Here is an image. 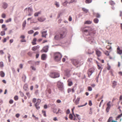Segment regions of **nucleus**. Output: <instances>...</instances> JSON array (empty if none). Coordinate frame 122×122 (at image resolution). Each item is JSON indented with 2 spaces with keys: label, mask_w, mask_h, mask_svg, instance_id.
<instances>
[{
  "label": "nucleus",
  "mask_w": 122,
  "mask_h": 122,
  "mask_svg": "<svg viewBox=\"0 0 122 122\" xmlns=\"http://www.w3.org/2000/svg\"><path fill=\"white\" fill-rule=\"evenodd\" d=\"M117 82L115 81H114L112 82V87L114 88L117 85Z\"/></svg>",
  "instance_id": "aec40b11"
},
{
  "label": "nucleus",
  "mask_w": 122,
  "mask_h": 122,
  "mask_svg": "<svg viewBox=\"0 0 122 122\" xmlns=\"http://www.w3.org/2000/svg\"><path fill=\"white\" fill-rule=\"evenodd\" d=\"M95 51L96 54L98 57H99L101 56L102 52L98 49H96Z\"/></svg>",
  "instance_id": "6e6552de"
},
{
  "label": "nucleus",
  "mask_w": 122,
  "mask_h": 122,
  "mask_svg": "<svg viewBox=\"0 0 122 122\" xmlns=\"http://www.w3.org/2000/svg\"><path fill=\"white\" fill-rule=\"evenodd\" d=\"M25 36L22 35H21L20 37V38L21 39L20 41L21 42H26V40L24 39L25 38Z\"/></svg>",
  "instance_id": "1a4fd4ad"
},
{
  "label": "nucleus",
  "mask_w": 122,
  "mask_h": 122,
  "mask_svg": "<svg viewBox=\"0 0 122 122\" xmlns=\"http://www.w3.org/2000/svg\"><path fill=\"white\" fill-rule=\"evenodd\" d=\"M46 31H43L42 32V37H45V38H46Z\"/></svg>",
  "instance_id": "dca6fc26"
},
{
  "label": "nucleus",
  "mask_w": 122,
  "mask_h": 122,
  "mask_svg": "<svg viewBox=\"0 0 122 122\" xmlns=\"http://www.w3.org/2000/svg\"><path fill=\"white\" fill-rule=\"evenodd\" d=\"M13 102V101L12 99L10 100L9 101V103L10 104H12Z\"/></svg>",
  "instance_id": "e2e57ef3"
},
{
  "label": "nucleus",
  "mask_w": 122,
  "mask_h": 122,
  "mask_svg": "<svg viewBox=\"0 0 122 122\" xmlns=\"http://www.w3.org/2000/svg\"><path fill=\"white\" fill-rule=\"evenodd\" d=\"M57 86L58 89L60 90H62L63 89V84L60 81L57 83Z\"/></svg>",
  "instance_id": "39448f33"
},
{
  "label": "nucleus",
  "mask_w": 122,
  "mask_h": 122,
  "mask_svg": "<svg viewBox=\"0 0 122 122\" xmlns=\"http://www.w3.org/2000/svg\"><path fill=\"white\" fill-rule=\"evenodd\" d=\"M122 116V113L121 114L118 115V116L117 117H116V120H118L119 118L121 117Z\"/></svg>",
  "instance_id": "f704fd0d"
},
{
  "label": "nucleus",
  "mask_w": 122,
  "mask_h": 122,
  "mask_svg": "<svg viewBox=\"0 0 122 122\" xmlns=\"http://www.w3.org/2000/svg\"><path fill=\"white\" fill-rule=\"evenodd\" d=\"M39 34V32H38L37 31L36 32H35L34 34L33 35V36H36V35H37L38 34Z\"/></svg>",
  "instance_id": "69168bd1"
},
{
  "label": "nucleus",
  "mask_w": 122,
  "mask_h": 122,
  "mask_svg": "<svg viewBox=\"0 0 122 122\" xmlns=\"http://www.w3.org/2000/svg\"><path fill=\"white\" fill-rule=\"evenodd\" d=\"M92 0H86V3H89L91 2Z\"/></svg>",
  "instance_id": "de8ad7c7"
},
{
  "label": "nucleus",
  "mask_w": 122,
  "mask_h": 122,
  "mask_svg": "<svg viewBox=\"0 0 122 122\" xmlns=\"http://www.w3.org/2000/svg\"><path fill=\"white\" fill-rule=\"evenodd\" d=\"M88 104L90 106L92 105V104L91 101H89Z\"/></svg>",
  "instance_id": "0e129e2a"
},
{
  "label": "nucleus",
  "mask_w": 122,
  "mask_h": 122,
  "mask_svg": "<svg viewBox=\"0 0 122 122\" xmlns=\"http://www.w3.org/2000/svg\"><path fill=\"white\" fill-rule=\"evenodd\" d=\"M96 16L97 17L99 18L100 17V15L98 13H96Z\"/></svg>",
  "instance_id": "6e6d98bb"
},
{
  "label": "nucleus",
  "mask_w": 122,
  "mask_h": 122,
  "mask_svg": "<svg viewBox=\"0 0 122 122\" xmlns=\"http://www.w3.org/2000/svg\"><path fill=\"white\" fill-rule=\"evenodd\" d=\"M93 21L95 23H97L98 22L99 20L98 19L96 18L94 19Z\"/></svg>",
  "instance_id": "473e14b6"
},
{
  "label": "nucleus",
  "mask_w": 122,
  "mask_h": 122,
  "mask_svg": "<svg viewBox=\"0 0 122 122\" xmlns=\"http://www.w3.org/2000/svg\"><path fill=\"white\" fill-rule=\"evenodd\" d=\"M1 17L2 18H5V17L6 15L4 13H3L2 14Z\"/></svg>",
  "instance_id": "4d7b16f0"
},
{
  "label": "nucleus",
  "mask_w": 122,
  "mask_h": 122,
  "mask_svg": "<svg viewBox=\"0 0 122 122\" xmlns=\"http://www.w3.org/2000/svg\"><path fill=\"white\" fill-rule=\"evenodd\" d=\"M71 61L72 64L77 67L82 65L84 63V60L82 59L80 60L73 59Z\"/></svg>",
  "instance_id": "f03ea898"
},
{
  "label": "nucleus",
  "mask_w": 122,
  "mask_h": 122,
  "mask_svg": "<svg viewBox=\"0 0 122 122\" xmlns=\"http://www.w3.org/2000/svg\"><path fill=\"white\" fill-rule=\"evenodd\" d=\"M76 2V0H71L70 2H68V3L70 4L73 2Z\"/></svg>",
  "instance_id": "a18cd8bd"
},
{
  "label": "nucleus",
  "mask_w": 122,
  "mask_h": 122,
  "mask_svg": "<svg viewBox=\"0 0 122 122\" xmlns=\"http://www.w3.org/2000/svg\"><path fill=\"white\" fill-rule=\"evenodd\" d=\"M5 73L2 71H1L0 72V75L2 77H3L5 76Z\"/></svg>",
  "instance_id": "bb28decb"
},
{
  "label": "nucleus",
  "mask_w": 122,
  "mask_h": 122,
  "mask_svg": "<svg viewBox=\"0 0 122 122\" xmlns=\"http://www.w3.org/2000/svg\"><path fill=\"white\" fill-rule=\"evenodd\" d=\"M31 68L32 70L35 71L36 70V68L33 66H31Z\"/></svg>",
  "instance_id": "338daca9"
},
{
  "label": "nucleus",
  "mask_w": 122,
  "mask_h": 122,
  "mask_svg": "<svg viewBox=\"0 0 122 122\" xmlns=\"http://www.w3.org/2000/svg\"><path fill=\"white\" fill-rule=\"evenodd\" d=\"M41 100L40 99H38L37 100V102L36 104H39L41 102Z\"/></svg>",
  "instance_id": "c9c22d12"
},
{
  "label": "nucleus",
  "mask_w": 122,
  "mask_h": 122,
  "mask_svg": "<svg viewBox=\"0 0 122 122\" xmlns=\"http://www.w3.org/2000/svg\"><path fill=\"white\" fill-rule=\"evenodd\" d=\"M14 99L15 101H17L18 100V96H15L14 97Z\"/></svg>",
  "instance_id": "49530a36"
},
{
  "label": "nucleus",
  "mask_w": 122,
  "mask_h": 122,
  "mask_svg": "<svg viewBox=\"0 0 122 122\" xmlns=\"http://www.w3.org/2000/svg\"><path fill=\"white\" fill-rule=\"evenodd\" d=\"M68 85L69 86H71L72 85L73 83L71 79H69L68 81Z\"/></svg>",
  "instance_id": "a211bd4d"
},
{
  "label": "nucleus",
  "mask_w": 122,
  "mask_h": 122,
  "mask_svg": "<svg viewBox=\"0 0 122 122\" xmlns=\"http://www.w3.org/2000/svg\"><path fill=\"white\" fill-rule=\"evenodd\" d=\"M92 59L91 58H89L87 60V61L90 62L92 61Z\"/></svg>",
  "instance_id": "680f3d73"
},
{
  "label": "nucleus",
  "mask_w": 122,
  "mask_h": 122,
  "mask_svg": "<svg viewBox=\"0 0 122 122\" xmlns=\"http://www.w3.org/2000/svg\"><path fill=\"white\" fill-rule=\"evenodd\" d=\"M48 48L49 46H45L43 47L41 51L42 52H46L48 50Z\"/></svg>",
  "instance_id": "0eeeda50"
},
{
  "label": "nucleus",
  "mask_w": 122,
  "mask_h": 122,
  "mask_svg": "<svg viewBox=\"0 0 122 122\" xmlns=\"http://www.w3.org/2000/svg\"><path fill=\"white\" fill-rule=\"evenodd\" d=\"M19 93H20V94L21 96V97H23L24 96V94L22 92H21V91H20L19 92Z\"/></svg>",
  "instance_id": "052dcab7"
},
{
  "label": "nucleus",
  "mask_w": 122,
  "mask_h": 122,
  "mask_svg": "<svg viewBox=\"0 0 122 122\" xmlns=\"http://www.w3.org/2000/svg\"><path fill=\"white\" fill-rule=\"evenodd\" d=\"M42 113L43 114V115L45 117H46V112L45 111L42 110Z\"/></svg>",
  "instance_id": "37998d69"
},
{
  "label": "nucleus",
  "mask_w": 122,
  "mask_h": 122,
  "mask_svg": "<svg viewBox=\"0 0 122 122\" xmlns=\"http://www.w3.org/2000/svg\"><path fill=\"white\" fill-rule=\"evenodd\" d=\"M109 2L110 4L111 5H112L115 4L114 2L112 0L110 1Z\"/></svg>",
  "instance_id": "e433bc0d"
},
{
  "label": "nucleus",
  "mask_w": 122,
  "mask_h": 122,
  "mask_svg": "<svg viewBox=\"0 0 122 122\" xmlns=\"http://www.w3.org/2000/svg\"><path fill=\"white\" fill-rule=\"evenodd\" d=\"M112 117H110L109 118V119L107 121V122H112L113 121H114L116 122H117L116 121L113 120H112Z\"/></svg>",
  "instance_id": "5701e85b"
},
{
  "label": "nucleus",
  "mask_w": 122,
  "mask_h": 122,
  "mask_svg": "<svg viewBox=\"0 0 122 122\" xmlns=\"http://www.w3.org/2000/svg\"><path fill=\"white\" fill-rule=\"evenodd\" d=\"M69 118L71 120H72L73 119V116L71 114H69Z\"/></svg>",
  "instance_id": "a19ab883"
},
{
  "label": "nucleus",
  "mask_w": 122,
  "mask_h": 122,
  "mask_svg": "<svg viewBox=\"0 0 122 122\" xmlns=\"http://www.w3.org/2000/svg\"><path fill=\"white\" fill-rule=\"evenodd\" d=\"M46 55L45 54H43L41 56V59L42 60H45L46 59Z\"/></svg>",
  "instance_id": "ddd939ff"
},
{
  "label": "nucleus",
  "mask_w": 122,
  "mask_h": 122,
  "mask_svg": "<svg viewBox=\"0 0 122 122\" xmlns=\"http://www.w3.org/2000/svg\"><path fill=\"white\" fill-rule=\"evenodd\" d=\"M111 102L109 101L107 104V107L106 109V111L107 112H109V110L111 107Z\"/></svg>",
  "instance_id": "9b49d317"
},
{
  "label": "nucleus",
  "mask_w": 122,
  "mask_h": 122,
  "mask_svg": "<svg viewBox=\"0 0 122 122\" xmlns=\"http://www.w3.org/2000/svg\"><path fill=\"white\" fill-rule=\"evenodd\" d=\"M58 113L62 114V111L61 110L59 109L58 111L56 112V114H57Z\"/></svg>",
  "instance_id": "c85d7f7f"
},
{
  "label": "nucleus",
  "mask_w": 122,
  "mask_h": 122,
  "mask_svg": "<svg viewBox=\"0 0 122 122\" xmlns=\"http://www.w3.org/2000/svg\"><path fill=\"white\" fill-rule=\"evenodd\" d=\"M68 3V2L67 1H66L63 3V5L64 6H66V5Z\"/></svg>",
  "instance_id": "8fccbe9b"
},
{
  "label": "nucleus",
  "mask_w": 122,
  "mask_h": 122,
  "mask_svg": "<svg viewBox=\"0 0 122 122\" xmlns=\"http://www.w3.org/2000/svg\"><path fill=\"white\" fill-rule=\"evenodd\" d=\"M39 48V46H35L32 48V50L34 51L38 49Z\"/></svg>",
  "instance_id": "2eb2a0df"
},
{
  "label": "nucleus",
  "mask_w": 122,
  "mask_h": 122,
  "mask_svg": "<svg viewBox=\"0 0 122 122\" xmlns=\"http://www.w3.org/2000/svg\"><path fill=\"white\" fill-rule=\"evenodd\" d=\"M76 117L79 120H80L81 119V117H80L79 115L76 114Z\"/></svg>",
  "instance_id": "3c124183"
},
{
  "label": "nucleus",
  "mask_w": 122,
  "mask_h": 122,
  "mask_svg": "<svg viewBox=\"0 0 122 122\" xmlns=\"http://www.w3.org/2000/svg\"><path fill=\"white\" fill-rule=\"evenodd\" d=\"M92 23V22L90 21H87L85 23V24H91Z\"/></svg>",
  "instance_id": "58836bf2"
},
{
  "label": "nucleus",
  "mask_w": 122,
  "mask_h": 122,
  "mask_svg": "<svg viewBox=\"0 0 122 122\" xmlns=\"http://www.w3.org/2000/svg\"><path fill=\"white\" fill-rule=\"evenodd\" d=\"M55 5L57 7H58L59 6V5L58 2H56Z\"/></svg>",
  "instance_id": "09e8293b"
},
{
  "label": "nucleus",
  "mask_w": 122,
  "mask_h": 122,
  "mask_svg": "<svg viewBox=\"0 0 122 122\" xmlns=\"http://www.w3.org/2000/svg\"><path fill=\"white\" fill-rule=\"evenodd\" d=\"M28 86L27 84H25L23 88L24 90L26 91L28 89Z\"/></svg>",
  "instance_id": "4be33fe9"
},
{
  "label": "nucleus",
  "mask_w": 122,
  "mask_h": 122,
  "mask_svg": "<svg viewBox=\"0 0 122 122\" xmlns=\"http://www.w3.org/2000/svg\"><path fill=\"white\" fill-rule=\"evenodd\" d=\"M67 33L66 30L64 29H63L59 33L55 36V39L59 40L62 39L65 37Z\"/></svg>",
  "instance_id": "f257e3e1"
},
{
  "label": "nucleus",
  "mask_w": 122,
  "mask_h": 122,
  "mask_svg": "<svg viewBox=\"0 0 122 122\" xmlns=\"http://www.w3.org/2000/svg\"><path fill=\"white\" fill-rule=\"evenodd\" d=\"M37 41V39L36 38H34L33 39L32 41V43L33 45H34L36 44V42Z\"/></svg>",
  "instance_id": "412c9836"
},
{
  "label": "nucleus",
  "mask_w": 122,
  "mask_h": 122,
  "mask_svg": "<svg viewBox=\"0 0 122 122\" xmlns=\"http://www.w3.org/2000/svg\"><path fill=\"white\" fill-rule=\"evenodd\" d=\"M88 90L89 91H91L92 90V88L90 86H88L87 87Z\"/></svg>",
  "instance_id": "864d4df0"
},
{
  "label": "nucleus",
  "mask_w": 122,
  "mask_h": 122,
  "mask_svg": "<svg viewBox=\"0 0 122 122\" xmlns=\"http://www.w3.org/2000/svg\"><path fill=\"white\" fill-rule=\"evenodd\" d=\"M8 6V4L5 3H3L2 5V7L4 9L7 8Z\"/></svg>",
  "instance_id": "4468645a"
},
{
  "label": "nucleus",
  "mask_w": 122,
  "mask_h": 122,
  "mask_svg": "<svg viewBox=\"0 0 122 122\" xmlns=\"http://www.w3.org/2000/svg\"><path fill=\"white\" fill-rule=\"evenodd\" d=\"M26 95L28 96V98H29L30 97V95L29 92H27L26 93Z\"/></svg>",
  "instance_id": "13d9d810"
},
{
  "label": "nucleus",
  "mask_w": 122,
  "mask_h": 122,
  "mask_svg": "<svg viewBox=\"0 0 122 122\" xmlns=\"http://www.w3.org/2000/svg\"><path fill=\"white\" fill-rule=\"evenodd\" d=\"M95 69L94 68H92L90 69L88 71V76L90 77L92 74L94 72Z\"/></svg>",
  "instance_id": "423d86ee"
},
{
  "label": "nucleus",
  "mask_w": 122,
  "mask_h": 122,
  "mask_svg": "<svg viewBox=\"0 0 122 122\" xmlns=\"http://www.w3.org/2000/svg\"><path fill=\"white\" fill-rule=\"evenodd\" d=\"M28 11L29 13H31L32 11V10L31 8H28Z\"/></svg>",
  "instance_id": "ea45409f"
},
{
  "label": "nucleus",
  "mask_w": 122,
  "mask_h": 122,
  "mask_svg": "<svg viewBox=\"0 0 122 122\" xmlns=\"http://www.w3.org/2000/svg\"><path fill=\"white\" fill-rule=\"evenodd\" d=\"M97 64L98 67V68L99 69H102V65L100 63H98L97 62Z\"/></svg>",
  "instance_id": "f3484780"
},
{
  "label": "nucleus",
  "mask_w": 122,
  "mask_h": 122,
  "mask_svg": "<svg viewBox=\"0 0 122 122\" xmlns=\"http://www.w3.org/2000/svg\"><path fill=\"white\" fill-rule=\"evenodd\" d=\"M36 99L35 98H34L33 99L32 102L33 103H35L36 102Z\"/></svg>",
  "instance_id": "603ef678"
},
{
  "label": "nucleus",
  "mask_w": 122,
  "mask_h": 122,
  "mask_svg": "<svg viewBox=\"0 0 122 122\" xmlns=\"http://www.w3.org/2000/svg\"><path fill=\"white\" fill-rule=\"evenodd\" d=\"M34 32V31L32 30H30L28 32V33L29 34H31Z\"/></svg>",
  "instance_id": "c03bdc74"
},
{
  "label": "nucleus",
  "mask_w": 122,
  "mask_h": 122,
  "mask_svg": "<svg viewBox=\"0 0 122 122\" xmlns=\"http://www.w3.org/2000/svg\"><path fill=\"white\" fill-rule=\"evenodd\" d=\"M54 56L55 60L58 61L61 60L62 57V55L60 53L56 52L54 53Z\"/></svg>",
  "instance_id": "7ed1b4c3"
},
{
  "label": "nucleus",
  "mask_w": 122,
  "mask_h": 122,
  "mask_svg": "<svg viewBox=\"0 0 122 122\" xmlns=\"http://www.w3.org/2000/svg\"><path fill=\"white\" fill-rule=\"evenodd\" d=\"M47 91L49 94H51V90L50 89H47Z\"/></svg>",
  "instance_id": "bf43d9fd"
},
{
  "label": "nucleus",
  "mask_w": 122,
  "mask_h": 122,
  "mask_svg": "<svg viewBox=\"0 0 122 122\" xmlns=\"http://www.w3.org/2000/svg\"><path fill=\"white\" fill-rule=\"evenodd\" d=\"M106 48L108 50H110L112 49V47L111 46L108 45L106 46Z\"/></svg>",
  "instance_id": "c756f323"
},
{
  "label": "nucleus",
  "mask_w": 122,
  "mask_h": 122,
  "mask_svg": "<svg viewBox=\"0 0 122 122\" xmlns=\"http://www.w3.org/2000/svg\"><path fill=\"white\" fill-rule=\"evenodd\" d=\"M117 52L120 54H122V50H120V47L119 46L117 47Z\"/></svg>",
  "instance_id": "f8f14e48"
},
{
  "label": "nucleus",
  "mask_w": 122,
  "mask_h": 122,
  "mask_svg": "<svg viewBox=\"0 0 122 122\" xmlns=\"http://www.w3.org/2000/svg\"><path fill=\"white\" fill-rule=\"evenodd\" d=\"M39 104H35V105L36 107V108L37 109V110H38L40 109V107L39 106Z\"/></svg>",
  "instance_id": "2f4dec72"
},
{
  "label": "nucleus",
  "mask_w": 122,
  "mask_h": 122,
  "mask_svg": "<svg viewBox=\"0 0 122 122\" xmlns=\"http://www.w3.org/2000/svg\"><path fill=\"white\" fill-rule=\"evenodd\" d=\"M0 34L1 36H3L5 35V33L4 31H3L1 32Z\"/></svg>",
  "instance_id": "4c0bfd02"
},
{
  "label": "nucleus",
  "mask_w": 122,
  "mask_h": 122,
  "mask_svg": "<svg viewBox=\"0 0 122 122\" xmlns=\"http://www.w3.org/2000/svg\"><path fill=\"white\" fill-rule=\"evenodd\" d=\"M4 63L3 62L1 61L0 62V67L2 68L4 66Z\"/></svg>",
  "instance_id": "72a5a7b5"
},
{
  "label": "nucleus",
  "mask_w": 122,
  "mask_h": 122,
  "mask_svg": "<svg viewBox=\"0 0 122 122\" xmlns=\"http://www.w3.org/2000/svg\"><path fill=\"white\" fill-rule=\"evenodd\" d=\"M38 20L36 18L34 19L31 20V23H37L38 22Z\"/></svg>",
  "instance_id": "6ab92c4d"
},
{
  "label": "nucleus",
  "mask_w": 122,
  "mask_h": 122,
  "mask_svg": "<svg viewBox=\"0 0 122 122\" xmlns=\"http://www.w3.org/2000/svg\"><path fill=\"white\" fill-rule=\"evenodd\" d=\"M80 98L78 97L76 99L75 102V103L76 105H77L79 104V102L80 101Z\"/></svg>",
  "instance_id": "b1692460"
},
{
  "label": "nucleus",
  "mask_w": 122,
  "mask_h": 122,
  "mask_svg": "<svg viewBox=\"0 0 122 122\" xmlns=\"http://www.w3.org/2000/svg\"><path fill=\"white\" fill-rule=\"evenodd\" d=\"M104 53L107 56H108L109 55V53L107 51H106L104 52Z\"/></svg>",
  "instance_id": "79ce46f5"
},
{
  "label": "nucleus",
  "mask_w": 122,
  "mask_h": 122,
  "mask_svg": "<svg viewBox=\"0 0 122 122\" xmlns=\"http://www.w3.org/2000/svg\"><path fill=\"white\" fill-rule=\"evenodd\" d=\"M11 18H10L9 19H7V20H5V22L6 23L8 22H10L11 21Z\"/></svg>",
  "instance_id": "5fc2aeb1"
},
{
  "label": "nucleus",
  "mask_w": 122,
  "mask_h": 122,
  "mask_svg": "<svg viewBox=\"0 0 122 122\" xmlns=\"http://www.w3.org/2000/svg\"><path fill=\"white\" fill-rule=\"evenodd\" d=\"M82 10L85 13H87L88 11V10L84 8H82Z\"/></svg>",
  "instance_id": "393cba45"
},
{
  "label": "nucleus",
  "mask_w": 122,
  "mask_h": 122,
  "mask_svg": "<svg viewBox=\"0 0 122 122\" xmlns=\"http://www.w3.org/2000/svg\"><path fill=\"white\" fill-rule=\"evenodd\" d=\"M38 21L40 22H42L46 20V18L43 16L39 17L38 18Z\"/></svg>",
  "instance_id": "9d476101"
},
{
  "label": "nucleus",
  "mask_w": 122,
  "mask_h": 122,
  "mask_svg": "<svg viewBox=\"0 0 122 122\" xmlns=\"http://www.w3.org/2000/svg\"><path fill=\"white\" fill-rule=\"evenodd\" d=\"M26 24V21L25 20L23 22L22 24V29H24L25 26V25Z\"/></svg>",
  "instance_id": "a878e982"
},
{
  "label": "nucleus",
  "mask_w": 122,
  "mask_h": 122,
  "mask_svg": "<svg viewBox=\"0 0 122 122\" xmlns=\"http://www.w3.org/2000/svg\"><path fill=\"white\" fill-rule=\"evenodd\" d=\"M41 14V12L39 11L38 12H37L36 13H35L34 14V16H35L36 17L37 16H38V15L39 14Z\"/></svg>",
  "instance_id": "cd10ccee"
},
{
  "label": "nucleus",
  "mask_w": 122,
  "mask_h": 122,
  "mask_svg": "<svg viewBox=\"0 0 122 122\" xmlns=\"http://www.w3.org/2000/svg\"><path fill=\"white\" fill-rule=\"evenodd\" d=\"M38 90H36V91L35 92V94L37 95L38 93Z\"/></svg>",
  "instance_id": "774afa93"
},
{
  "label": "nucleus",
  "mask_w": 122,
  "mask_h": 122,
  "mask_svg": "<svg viewBox=\"0 0 122 122\" xmlns=\"http://www.w3.org/2000/svg\"><path fill=\"white\" fill-rule=\"evenodd\" d=\"M60 76L59 73L58 72H53L50 73V76L53 78L59 77Z\"/></svg>",
  "instance_id": "20e7f679"
},
{
  "label": "nucleus",
  "mask_w": 122,
  "mask_h": 122,
  "mask_svg": "<svg viewBox=\"0 0 122 122\" xmlns=\"http://www.w3.org/2000/svg\"><path fill=\"white\" fill-rule=\"evenodd\" d=\"M94 51L93 50H88V53L89 54H92L94 53Z\"/></svg>",
  "instance_id": "7c9ffc66"
}]
</instances>
